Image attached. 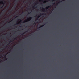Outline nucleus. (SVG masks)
I'll list each match as a JSON object with an SVG mask.
<instances>
[{"mask_svg":"<svg viewBox=\"0 0 79 79\" xmlns=\"http://www.w3.org/2000/svg\"><path fill=\"white\" fill-rule=\"evenodd\" d=\"M32 19V17H29V18H27V19H26L25 20H24L23 22V23H26V22H27V21H28L27 20H29V21H30V20H31V19Z\"/></svg>","mask_w":79,"mask_h":79,"instance_id":"1","label":"nucleus"},{"mask_svg":"<svg viewBox=\"0 0 79 79\" xmlns=\"http://www.w3.org/2000/svg\"><path fill=\"white\" fill-rule=\"evenodd\" d=\"M44 26V25L40 26L39 27V28H41V27H43Z\"/></svg>","mask_w":79,"mask_h":79,"instance_id":"2","label":"nucleus"},{"mask_svg":"<svg viewBox=\"0 0 79 79\" xmlns=\"http://www.w3.org/2000/svg\"><path fill=\"white\" fill-rule=\"evenodd\" d=\"M51 7V6H49L48 7H46L47 9H48V8H50Z\"/></svg>","mask_w":79,"mask_h":79,"instance_id":"3","label":"nucleus"},{"mask_svg":"<svg viewBox=\"0 0 79 79\" xmlns=\"http://www.w3.org/2000/svg\"><path fill=\"white\" fill-rule=\"evenodd\" d=\"M25 33H26V31L25 32H24L23 33H22V34L21 35H24V34H25Z\"/></svg>","mask_w":79,"mask_h":79,"instance_id":"4","label":"nucleus"},{"mask_svg":"<svg viewBox=\"0 0 79 79\" xmlns=\"http://www.w3.org/2000/svg\"><path fill=\"white\" fill-rule=\"evenodd\" d=\"M1 3H2V4H4V3L3 2V1H2L1 2Z\"/></svg>","mask_w":79,"mask_h":79,"instance_id":"5","label":"nucleus"},{"mask_svg":"<svg viewBox=\"0 0 79 79\" xmlns=\"http://www.w3.org/2000/svg\"><path fill=\"white\" fill-rule=\"evenodd\" d=\"M43 9H44V11H45V8H43Z\"/></svg>","mask_w":79,"mask_h":79,"instance_id":"6","label":"nucleus"},{"mask_svg":"<svg viewBox=\"0 0 79 79\" xmlns=\"http://www.w3.org/2000/svg\"><path fill=\"white\" fill-rule=\"evenodd\" d=\"M3 7V6H0V8H2Z\"/></svg>","mask_w":79,"mask_h":79,"instance_id":"7","label":"nucleus"},{"mask_svg":"<svg viewBox=\"0 0 79 79\" xmlns=\"http://www.w3.org/2000/svg\"><path fill=\"white\" fill-rule=\"evenodd\" d=\"M34 24H36V23H34L33 24V25H34Z\"/></svg>","mask_w":79,"mask_h":79,"instance_id":"8","label":"nucleus"},{"mask_svg":"<svg viewBox=\"0 0 79 79\" xmlns=\"http://www.w3.org/2000/svg\"><path fill=\"white\" fill-rule=\"evenodd\" d=\"M40 15H44V14H40Z\"/></svg>","mask_w":79,"mask_h":79,"instance_id":"9","label":"nucleus"},{"mask_svg":"<svg viewBox=\"0 0 79 79\" xmlns=\"http://www.w3.org/2000/svg\"><path fill=\"white\" fill-rule=\"evenodd\" d=\"M18 21H21V19H18Z\"/></svg>","mask_w":79,"mask_h":79,"instance_id":"10","label":"nucleus"},{"mask_svg":"<svg viewBox=\"0 0 79 79\" xmlns=\"http://www.w3.org/2000/svg\"><path fill=\"white\" fill-rule=\"evenodd\" d=\"M54 1H55V0H52V2H54Z\"/></svg>","mask_w":79,"mask_h":79,"instance_id":"11","label":"nucleus"},{"mask_svg":"<svg viewBox=\"0 0 79 79\" xmlns=\"http://www.w3.org/2000/svg\"><path fill=\"white\" fill-rule=\"evenodd\" d=\"M40 16H38V18H37L38 19L40 17Z\"/></svg>","mask_w":79,"mask_h":79,"instance_id":"12","label":"nucleus"},{"mask_svg":"<svg viewBox=\"0 0 79 79\" xmlns=\"http://www.w3.org/2000/svg\"><path fill=\"white\" fill-rule=\"evenodd\" d=\"M17 24H19V23H17Z\"/></svg>","mask_w":79,"mask_h":79,"instance_id":"13","label":"nucleus"},{"mask_svg":"<svg viewBox=\"0 0 79 79\" xmlns=\"http://www.w3.org/2000/svg\"><path fill=\"white\" fill-rule=\"evenodd\" d=\"M35 6H33V7H34V8H35Z\"/></svg>","mask_w":79,"mask_h":79,"instance_id":"14","label":"nucleus"},{"mask_svg":"<svg viewBox=\"0 0 79 79\" xmlns=\"http://www.w3.org/2000/svg\"><path fill=\"white\" fill-rule=\"evenodd\" d=\"M13 40H15V38H14V39H13Z\"/></svg>","mask_w":79,"mask_h":79,"instance_id":"15","label":"nucleus"},{"mask_svg":"<svg viewBox=\"0 0 79 79\" xmlns=\"http://www.w3.org/2000/svg\"><path fill=\"white\" fill-rule=\"evenodd\" d=\"M63 0V1H64V0Z\"/></svg>","mask_w":79,"mask_h":79,"instance_id":"16","label":"nucleus"},{"mask_svg":"<svg viewBox=\"0 0 79 79\" xmlns=\"http://www.w3.org/2000/svg\"><path fill=\"white\" fill-rule=\"evenodd\" d=\"M36 3H38V2H36Z\"/></svg>","mask_w":79,"mask_h":79,"instance_id":"17","label":"nucleus"},{"mask_svg":"<svg viewBox=\"0 0 79 79\" xmlns=\"http://www.w3.org/2000/svg\"><path fill=\"white\" fill-rule=\"evenodd\" d=\"M6 44H7V43H6Z\"/></svg>","mask_w":79,"mask_h":79,"instance_id":"18","label":"nucleus"},{"mask_svg":"<svg viewBox=\"0 0 79 79\" xmlns=\"http://www.w3.org/2000/svg\"><path fill=\"white\" fill-rule=\"evenodd\" d=\"M36 19L37 20V19Z\"/></svg>","mask_w":79,"mask_h":79,"instance_id":"19","label":"nucleus"},{"mask_svg":"<svg viewBox=\"0 0 79 79\" xmlns=\"http://www.w3.org/2000/svg\"><path fill=\"white\" fill-rule=\"evenodd\" d=\"M11 11H10V12H11Z\"/></svg>","mask_w":79,"mask_h":79,"instance_id":"20","label":"nucleus"}]
</instances>
